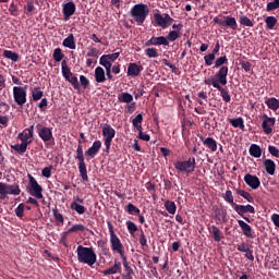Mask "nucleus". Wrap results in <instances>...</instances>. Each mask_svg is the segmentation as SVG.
<instances>
[{
	"instance_id": "obj_32",
	"label": "nucleus",
	"mask_w": 279,
	"mask_h": 279,
	"mask_svg": "<svg viewBox=\"0 0 279 279\" xmlns=\"http://www.w3.org/2000/svg\"><path fill=\"white\" fill-rule=\"evenodd\" d=\"M248 155L254 158H259L262 157V148L256 144H251L248 147Z\"/></svg>"
},
{
	"instance_id": "obj_49",
	"label": "nucleus",
	"mask_w": 279,
	"mask_h": 279,
	"mask_svg": "<svg viewBox=\"0 0 279 279\" xmlns=\"http://www.w3.org/2000/svg\"><path fill=\"white\" fill-rule=\"evenodd\" d=\"M52 214H53V220H57V222H59V223H64V216H62L59 213V209L53 208Z\"/></svg>"
},
{
	"instance_id": "obj_39",
	"label": "nucleus",
	"mask_w": 279,
	"mask_h": 279,
	"mask_svg": "<svg viewBox=\"0 0 279 279\" xmlns=\"http://www.w3.org/2000/svg\"><path fill=\"white\" fill-rule=\"evenodd\" d=\"M227 217V213H225V210H221L219 208H216L214 210V218L216 219V221H225V218Z\"/></svg>"
},
{
	"instance_id": "obj_55",
	"label": "nucleus",
	"mask_w": 279,
	"mask_h": 279,
	"mask_svg": "<svg viewBox=\"0 0 279 279\" xmlns=\"http://www.w3.org/2000/svg\"><path fill=\"white\" fill-rule=\"evenodd\" d=\"M112 62H114V60H99V65L105 68L102 70H109V68L114 66L112 65Z\"/></svg>"
},
{
	"instance_id": "obj_22",
	"label": "nucleus",
	"mask_w": 279,
	"mask_h": 279,
	"mask_svg": "<svg viewBox=\"0 0 279 279\" xmlns=\"http://www.w3.org/2000/svg\"><path fill=\"white\" fill-rule=\"evenodd\" d=\"M144 71V68L142 65H138L136 63H129V70H126V75L131 78H136L140 73Z\"/></svg>"
},
{
	"instance_id": "obj_29",
	"label": "nucleus",
	"mask_w": 279,
	"mask_h": 279,
	"mask_svg": "<svg viewBox=\"0 0 279 279\" xmlns=\"http://www.w3.org/2000/svg\"><path fill=\"white\" fill-rule=\"evenodd\" d=\"M153 19L155 20V25H158L160 28H168V26H171L168 22H166L165 19H162V15L160 13H155L153 15Z\"/></svg>"
},
{
	"instance_id": "obj_34",
	"label": "nucleus",
	"mask_w": 279,
	"mask_h": 279,
	"mask_svg": "<svg viewBox=\"0 0 279 279\" xmlns=\"http://www.w3.org/2000/svg\"><path fill=\"white\" fill-rule=\"evenodd\" d=\"M29 144L32 143L22 142V144L11 145V149H13V151L19 153V155H24V153H26V146H29Z\"/></svg>"
},
{
	"instance_id": "obj_30",
	"label": "nucleus",
	"mask_w": 279,
	"mask_h": 279,
	"mask_svg": "<svg viewBox=\"0 0 279 279\" xmlns=\"http://www.w3.org/2000/svg\"><path fill=\"white\" fill-rule=\"evenodd\" d=\"M144 121V118L142 113L136 114L135 118L131 120V124L133 125V129H135L137 132H142V122Z\"/></svg>"
},
{
	"instance_id": "obj_26",
	"label": "nucleus",
	"mask_w": 279,
	"mask_h": 279,
	"mask_svg": "<svg viewBox=\"0 0 279 279\" xmlns=\"http://www.w3.org/2000/svg\"><path fill=\"white\" fill-rule=\"evenodd\" d=\"M262 165L264 172H267L268 175H275V161H272V159H264Z\"/></svg>"
},
{
	"instance_id": "obj_48",
	"label": "nucleus",
	"mask_w": 279,
	"mask_h": 279,
	"mask_svg": "<svg viewBox=\"0 0 279 279\" xmlns=\"http://www.w3.org/2000/svg\"><path fill=\"white\" fill-rule=\"evenodd\" d=\"M221 198H225V202L227 204H234V198L232 197V191L227 190L223 195H221Z\"/></svg>"
},
{
	"instance_id": "obj_40",
	"label": "nucleus",
	"mask_w": 279,
	"mask_h": 279,
	"mask_svg": "<svg viewBox=\"0 0 279 279\" xmlns=\"http://www.w3.org/2000/svg\"><path fill=\"white\" fill-rule=\"evenodd\" d=\"M3 57L5 59H9V60L13 61V62H17L19 61V53L13 52L11 50L3 51Z\"/></svg>"
},
{
	"instance_id": "obj_5",
	"label": "nucleus",
	"mask_w": 279,
	"mask_h": 279,
	"mask_svg": "<svg viewBox=\"0 0 279 279\" xmlns=\"http://www.w3.org/2000/svg\"><path fill=\"white\" fill-rule=\"evenodd\" d=\"M75 253L77 254V263L87 265L88 267H94V265H96V252L94 251V247L77 245Z\"/></svg>"
},
{
	"instance_id": "obj_25",
	"label": "nucleus",
	"mask_w": 279,
	"mask_h": 279,
	"mask_svg": "<svg viewBox=\"0 0 279 279\" xmlns=\"http://www.w3.org/2000/svg\"><path fill=\"white\" fill-rule=\"evenodd\" d=\"M201 143H203V146H206L208 150H211V153H216V140L211 137H201Z\"/></svg>"
},
{
	"instance_id": "obj_18",
	"label": "nucleus",
	"mask_w": 279,
	"mask_h": 279,
	"mask_svg": "<svg viewBox=\"0 0 279 279\" xmlns=\"http://www.w3.org/2000/svg\"><path fill=\"white\" fill-rule=\"evenodd\" d=\"M35 135V125H29V128L24 129L21 133H19L17 138L22 141V143H32V137Z\"/></svg>"
},
{
	"instance_id": "obj_57",
	"label": "nucleus",
	"mask_w": 279,
	"mask_h": 279,
	"mask_svg": "<svg viewBox=\"0 0 279 279\" xmlns=\"http://www.w3.org/2000/svg\"><path fill=\"white\" fill-rule=\"evenodd\" d=\"M53 170V166H48L46 168H43L41 175L43 178L49 179L50 178V171Z\"/></svg>"
},
{
	"instance_id": "obj_20",
	"label": "nucleus",
	"mask_w": 279,
	"mask_h": 279,
	"mask_svg": "<svg viewBox=\"0 0 279 279\" xmlns=\"http://www.w3.org/2000/svg\"><path fill=\"white\" fill-rule=\"evenodd\" d=\"M238 226L240 227V231L243 232V236H245V239L256 238L254 234V229H251L248 223H245L243 220H238Z\"/></svg>"
},
{
	"instance_id": "obj_64",
	"label": "nucleus",
	"mask_w": 279,
	"mask_h": 279,
	"mask_svg": "<svg viewBox=\"0 0 279 279\" xmlns=\"http://www.w3.org/2000/svg\"><path fill=\"white\" fill-rule=\"evenodd\" d=\"M238 252H254L248 248V244L240 243L238 244Z\"/></svg>"
},
{
	"instance_id": "obj_50",
	"label": "nucleus",
	"mask_w": 279,
	"mask_h": 279,
	"mask_svg": "<svg viewBox=\"0 0 279 279\" xmlns=\"http://www.w3.org/2000/svg\"><path fill=\"white\" fill-rule=\"evenodd\" d=\"M279 9V0H272L271 2L267 3V12H272Z\"/></svg>"
},
{
	"instance_id": "obj_23",
	"label": "nucleus",
	"mask_w": 279,
	"mask_h": 279,
	"mask_svg": "<svg viewBox=\"0 0 279 279\" xmlns=\"http://www.w3.org/2000/svg\"><path fill=\"white\" fill-rule=\"evenodd\" d=\"M208 234H211V238L216 243H219L221 242V239H225V235H222L221 230H219V228H217L214 225L208 226Z\"/></svg>"
},
{
	"instance_id": "obj_52",
	"label": "nucleus",
	"mask_w": 279,
	"mask_h": 279,
	"mask_svg": "<svg viewBox=\"0 0 279 279\" xmlns=\"http://www.w3.org/2000/svg\"><path fill=\"white\" fill-rule=\"evenodd\" d=\"M216 56L214 53H208L206 57H203V61L206 62V66L213 65L214 60H216Z\"/></svg>"
},
{
	"instance_id": "obj_11",
	"label": "nucleus",
	"mask_w": 279,
	"mask_h": 279,
	"mask_svg": "<svg viewBox=\"0 0 279 279\" xmlns=\"http://www.w3.org/2000/svg\"><path fill=\"white\" fill-rule=\"evenodd\" d=\"M214 24L225 27V29L238 31V21L232 16L214 17Z\"/></svg>"
},
{
	"instance_id": "obj_12",
	"label": "nucleus",
	"mask_w": 279,
	"mask_h": 279,
	"mask_svg": "<svg viewBox=\"0 0 279 279\" xmlns=\"http://www.w3.org/2000/svg\"><path fill=\"white\" fill-rule=\"evenodd\" d=\"M101 136H105V149L109 153V147L112 146V140L114 138V129L108 123L101 125Z\"/></svg>"
},
{
	"instance_id": "obj_36",
	"label": "nucleus",
	"mask_w": 279,
	"mask_h": 279,
	"mask_svg": "<svg viewBox=\"0 0 279 279\" xmlns=\"http://www.w3.org/2000/svg\"><path fill=\"white\" fill-rule=\"evenodd\" d=\"M235 194L240 197H243V199H245V202L254 204V197L251 196V194L248 192H245L244 190H235Z\"/></svg>"
},
{
	"instance_id": "obj_2",
	"label": "nucleus",
	"mask_w": 279,
	"mask_h": 279,
	"mask_svg": "<svg viewBox=\"0 0 279 279\" xmlns=\"http://www.w3.org/2000/svg\"><path fill=\"white\" fill-rule=\"evenodd\" d=\"M100 149L101 141L94 142L85 151H83V145L77 144L75 160H77V171L81 172V179H83V181H88V170L85 169V159L83 156L95 158L96 155H99Z\"/></svg>"
},
{
	"instance_id": "obj_63",
	"label": "nucleus",
	"mask_w": 279,
	"mask_h": 279,
	"mask_svg": "<svg viewBox=\"0 0 279 279\" xmlns=\"http://www.w3.org/2000/svg\"><path fill=\"white\" fill-rule=\"evenodd\" d=\"M240 69H243L245 72H251V62L242 61L240 62Z\"/></svg>"
},
{
	"instance_id": "obj_60",
	"label": "nucleus",
	"mask_w": 279,
	"mask_h": 279,
	"mask_svg": "<svg viewBox=\"0 0 279 279\" xmlns=\"http://www.w3.org/2000/svg\"><path fill=\"white\" fill-rule=\"evenodd\" d=\"M9 13H11V16H19V9L13 2H11V5L9 7Z\"/></svg>"
},
{
	"instance_id": "obj_46",
	"label": "nucleus",
	"mask_w": 279,
	"mask_h": 279,
	"mask_svg": "<svg viewBox=\"0 0 279 279\" xmlns=\"http://www.w3.org/2000/svg\"><path fill=\"white\" fill-rule=\"evenodd\" d=\"M124 210H125V213H129V215H138L140 214L138 208L131 203H129V205H125Z\"/></svg>"
},
{
	"instance_id": "obj_16",
	"label": "nucleus",
	"mask_w": 279,
	"mask_h": 279,
	"mask_svg": "<svg viewBox=\"0 0 279 279\" xmlns=\"http://www.w3.org/2000/svg\"><path fill=\"white\" fill-rule=\"evenodd\" d=\"M243 182H245V185L251 187L253 191H256L258 186L262 185V182L258 180V178L251 173H245L243 177Z\"/></svg>"
},
{
	"instance_id": "obj_19",
	"label": "nucleus",
	"mask_w": 279,
	"mask_h": 279,
	"mask_svg": "<svg viewBox=\"0 0 279 279\" xmlns=\"http://www.w3.org/2000/svg\"><path fill=\"white\" fill-rule=\"evenodd\" d=\"M74 11H76V5H74V2L72 1L61 5V14L64 15V21H69V17H72V15H74Z\"/></svg>"
},
{
	"instance_id": "obj_35",
	"label": "nucleus",
	"mask_w": 279,
	"mask_h": 279,
	"mask_svg": "<svg viewBox=\"0 0 279 279\" xmlns=\"http://www.w3.org/2000/svg\"><path fill=\"white\" fill-rule=\"evenodd\" d=\"M61 46H63L66 49L74 50V36L72 34L68 35L66 38H64V40L61 41Z\"/></svg>"
},
{
	"instance_id": "obj_1",
	"label": "nucleus",
	"mask_w": 279,
	"mask_h": 279,
	"mask_svg": "<svg viewBox=\"0 0 279 279\" xmlns=\"http://www.w3.org/2000/svg\"><path fill=\"white\" fill-rule=\"evenodd\" d=\"M214 69H219V72H216L214 78L203 81L206 86H213L216 90H219V96L225 102H230L231 97L230 93L227 92V88L221 86H227V73L230 71L229 68L222 66L227 64V56L216 58V61H213Z\"/></svg>"
},
{
	"instance_id": "obj_8",
	"label": "nucleus",
	"mask_w": 279,
	"mask_h": 279,
	"mask_svg": "<svg viewBox=\"0 0 279 279\" xmlns=\"http://www.w3.org/2000/svg\"><path fill=\"white\" fill-rule=\"evenodd\" d=\"M195 157H190L186 161L173 162V169H177L179 173L192 174L195 172Z\"/></svg>"
},
{
	"instance_id": "obj_24",
	"label": "nucleus",
	"mask_w": 279,
	"mask_h": 279,
	"mask_svg": "<svg viewBox=\"0 0 279 279\" xmlns=\"http://www.w3.org/2000/svg\"><path fill=\"white\" fill-rule=\"evenodd\" d=\"M106 76H107V69H101V66H96V69L94 70V78L96 83L104 84V82H106V78H105Z\"/></svg>"
},
{
	"instance_id": "obj_45",
	"label": "nucleus",
	"mask_w": 279,
	"mask_h": 279,
	"mask_svg": "<svg viewBox=\"0 0 279 279\" xmlns=\"http://www.w3.org/2000/svg\"><path fill=\"white\" fill-rule=\"evenodd\" d=\"M239 23L243 27H254V22H251L247 16H240Z\"/></svg>"
},
{
	"instance_id": "obj_9",
	"label": "nucleus",
	"mask_w": 279,
	"mask_h": 279,
	"mask_svg": "<svg viewBox=\"0 0 279 279\" xmlns=\"http://www.w3.org/2000/svg\"><path fill=\"white\" fill-rule=\"evenodd\" d=\"M21 190L17 184H7L0 182V201L5 199L9 195L19 196Z\"/></svg>"
},
{
	"instance_id": "obj_17",
	"label": "nucleus",
	"mask_w": 279,
	"mask_h": 279,
	"mask_svg": "<svg viewBox=\"0 0 279 279\" xmlns=\"http://www.w3.org/2000/svg\"><path fill=\"white\" fill-rule=\"evenodd\" d=\"M262 131L264 134H272V126H275V118H269L267 114L262 116Z\"/></svg>"
},
{
	"instance_id": "obj_10",
	"label": "nucleus",
	"mask_w": 279,
	"mask_h": 279,
	"mask_svg": "<svg viewBox=\"0 0 279 279\" xmlns=\"http://www.w3.org/2000/svg\"><path fill=\"white\" fill-rule=\"evenodd\" d=\"M27 178L29 180L27 185V193H29V196L35 197V199H43V186L37 183L35 177L28 174Z\"/></svg>"
},
{
	"instance_id": "obj_59",
	"label": "nucleus",
	"mask_w": 279,
	"mask_h": 279,
	"mask_svg": "<svg viewBox=\"0 0 279 279\" xmlns=\"http://www.w3.org/2000/svg\"><path fill=\"white\" fill-rule=\"evenodd\" d=\"M138 245L147 246V236L144 235V231L138 233Z\"/></svg>"
},
{
	"instance_id": "obj_61",
	"label": "nucleus",
	"mask_w": 279,
	"mask_h": 279,
	"mask_svg": "<svg viewBox=\"0 0 279 279\" xmlns=\"http://www.w3.org/2000/svg\"><path fill=\"white\" fill-rule=\"evenodd\" d=\"M39 101L40 102L37 104V108H39L40 112H43V111H45V108H48V99L43 98Z\"/></svg>"
},
{
	"instance_id": "obj_58",
	"label": "nucleus",
	"mask_w": 279,
	"mask_h": 279,
	"mask_svg": "<svg viewBox=\"0 0 279 279\" xmlns=\"http://www.w3.org/2000/svg\"><path fill=\"white\" fill-rule=\"evenodd\" d=\"M136 111V102H131L125 106V113L133 114Z\"/></svg>"
},
{
	"instance_id": "obj_56",
	"label": "nucleus",
	"mask_w": 279,
	"mask_h": 279,
	"mask_svg": "<svg viewBox=\"0 0 279 279\" xmlns=\"http://www.w3.org/2000/svg\"><path fill=\"white\" fill-rule=\"evenodd\" d=\"M99 56V49H96V48H88V52L85 53V57H88V58H96Z\"/></svg>"
},
{
	"instance_id": "obj_4",
	"label": "nucleus",
	"mask_w": 279,
	"mask_h": 279,
	"mask_svg": "<svg viewBox=\"0 0 279 279\" xmlns=\"http://www.w3.org/2000/svg\"><path fill=\"white\" fill-rule=\"evenodd\" d=\"M129 15L133 20V23H136L137 26H142L144 21H147V16H149V7L144 3L133 4Z\"/></svg>"
},
{
	"instance_id": "obj_42",
	"label": "nucleus",
	"mask_w": 279,
	"mask_h": 279,
	"mask_svg": "<svg viewBox=\"0 0 279 279\" xmlns=\"http://www.w3.org/2000/svg\"><path fill=\"white\" fill-rule=\"evenodd\" d=\"M43 99V90H40V87L33 88V101L37 102Z\"/></svg>"
},
{
	"instance_id": "obj_44",
	"label": "nucleus",
	"mask_w": 279,
	"mask_h": 279,
	"mask_svg": "<svg viewBox=\"0 0 279 279\" xmlns=\"http://www.w3.org/2000/svg\"><path fill=\"white\" fill-rule=\"evenodd\" d=\"M120 57V52H114L112 54H105L99 58V61H116Z\"/></svg>"
},
{
	"instance_id": "obj_27",
	"label": "nucleus",
	"mask_w": 279,
	"mask_h": 279,
	"mask_svg": "<svg viewBox=\"0 0 279 279\" xmlns=\"http://www.w3.org/2000/svg\"><path fill=\"white\" fill-rule=\"evenodd\" d=\"M133 99H136V97H133L129 93H120V95H118V101L125 105L136 104L133 102Z\"/></svg>"
},
{
	"instance_id": "obj_21",
	"label": "nucleus",
	"mask_w": 279,
	"mask_h": 279,
	"mask_svg": "<svg viewBox=\"0 0 279 279\" xmlns=\"http://www.w3.org/2000/svg\"><path fill=\"white\" fill-rule=\"evenodd\" d=\"M80 204H83V198L75 197V201H72V203L70 204V209L72 211H75V214L77 215H85V206Z\"/></svg>"
},
{
	"instance_id": "obj_31",
	"label": "nucleus",
	"mask_w": 279,
	"mask_h": 279,
	"mask_svg": "<svg viewBox=\"0 0 279 279\" xmlns=\"http://www.w3.org/2000/svg\"><path fill=\"white\" fill-rule=\"evenodd\" d=\"M123 259V268H124V274H123V279H133V269L131 266H128V259L125 257Z\"/></svg>"
},
{
	"instance_id": "obj_38",
	"label": "nucleus",
	"mask_w": 279,
	"mask_h": 279,
	"mask_svg": "<svg viewBox=\"0 0 279 279\" xmlns=\"http://www.w3.org/2000/svg\"><path fill=\"white\" fill-rule=\"evenodd\" d=\"M62 59H64V53L61 52V49H53V61L61 62V64H66V61H63Z\"/></svg>"
},
{
	"instance_id": "obj_33",
	"label": "nucleus",
	"mask_w": 279,
	"mask_h": 279,
	"mask_svg": "<svg viewBox=\"0 0 279 279\" xmlns=\"http://www.w3.org/2000/svg\"><path fill=\"white\" fill-rule=\"evenodd\" d=\"M229 122L232 128L239 129L240 131L245 130L243 118L230 119Z\"/></svg>"
},
{
	"instance_id": "obj_7",
	"label": "nucleus",
	"mask_w": 279,
	"mask_h": 279,
	"mask_svg": "<svg viewBox=\"0 0 279 279\" xmlns=\"http://www.w3.org/2000/svg\"><path fill=\"white\" fill-rule=\"evenodd\" d=\"M107 229L109 231V247L112 248V252L120 255V258H125V251L123 248V243H120V239L114 234L112 222H107Z\"/></svg>"
},
{
	"instance_id": "obj_51",
	"label": "nucleus",
	"mask_w": 279,
	"mask_h": 279,
	"mask_svg": "<svg viewBox=\"0 0 279 279\" xmlns=\"http://www.w3.org/2000/svg\"><path fill=\"white\" fill-rule=\"evenodd\" d=\"M125 228L129 229V234L131 235H133L134 233H136V231H138V228L132 221L125 222Z\"/></svg>"
},
{
	"instance_id": "obj_54",
	"label": "nucleus",
	"mask_w": 279,
	"mask_h": 279,
	"mask_svg": "<svg viewBox=\"0 0 279 279\" xmlns=\"http://www.w3.org/2000/svg\"><path fill=\"white\" fill-rule=\"evenodd\" d=\"M267 153H269V155H271L275 158H279V149H278V147L268 146L267 147Z\"/></svg>"
},
{
	"instance_id": "obj_14",
	"label": "nucleus",
	"mask_w": 279,
	"mask_h": 279,
	"mask_svg": "<svg viewBox=\"0 0 279 279\" xmlns=\"http://www.w3.org/2000/svg\"><path fill=\"white\" fill-rule=\"evenodd\" d=\"M35 130H37V137H40L43 143L48 144V142L53 141V133L49 128L43 126L41 124L35 125Z\"/></svg>"
},
{
	"instance_id": "obj_3",
	"label": "nucleus",
	"mask_w": 279,
	"mask_h": 279,
	"mask_svg": "<svg viewBox=\"0 0 279 279\" xmlns=\"http://www.w3.org/2000/svg\"><path fill=\"white\" fill-rule=\"evenodd\" d=\"M61 76L64 77V81L69 82L72 85V88L75 90H80V87L83 89L88 88L89 81L85 76L81 75V78L72 76V72L69 70L65 63L61 64Z\"/></svg>"
},
{
	"instance_id": "obj_13",
	"label": "nucleus",
	"mask_w": 279,
	"mask_h": 279,
	"mask_svg": "<svg viewBox=\"0 0 279 279\" xmlns=\"http://www.w3.org/2000/svg\"><path fill=\"white\" fill-rule=\"evenodd\" d=\"M13 102H16L19 107L26 104V85L13 86Z\"/></svg>"
},
{
	"instance_id": "obj_43",
	"label": "nucleus",
	"mask_w": 279,
	"mask_h": 279,
	"mask_svg": "<svg viewBox=\"0 0 279 279\" xmlns=\"http://www.w3.org/2000/svg\"><path fill=\"white\" fill-rule=\"evenodd\" d=\"M84 231H85V226L74 225V226H72V228L64 231V233H77V232H84Z\"/></svg>"
},
{
	"instance_id": "obj_41",
	"label": "nucleus",
	"mask_w": 279,
	"mask_h": 279,
	"mask_svg": "<svg viewBox=\"0 0 279 279\" xmlns=\"http://www.w3.org/2000/svg\"><path fill=\"white\" fill-rule=\"evenodd\" d=\"M166 211L168 213V215H174L175 214V204L171 201H166V203L163 204Z\"/></svg>"
},
{
	"instance_id": "obj_28",
	"label": "nucleus",
	"mask_w": 279,
	"mask_h": 279,
	"mask_svg": "<svg viewBox=\"0 0 279 279\" xmlns=\"http://www.w3.org/2000/svg\"><path fill=\"white\" fill-rule=\"evenodd\" d=\"M264 106H267L269 110L278 111L279 109V100L276 98H266L264 99Z\"/></svg>"
},
{
	"instance_id": "obj_37",
	"label": "nucleus",
	"mask_w": 279,
	"mask_h": 279,
	"mask_svg": "<svg viewBox=\"0 0 279 279\" xmlns=\"http://www.w3.org/2000/svg\"><path fill=\"white\" fill-rule=\"evenodd\" d=\"M264 24L267 25V29H274L275 25L278 24V19H276L275 16H267L266 19H264Z\"/></svg>"
},
{
	"instance_id": "obj_6",
	"label": "nucleus",
	"mask_w": 279,
	"mask_h": 279,
	"mask_svg": "<svg viewBox=\"0 0 279 279\" xmlns=\"http://www.w3.org/2000/svg\"><path fill=\"white\" fill-rule=\"evenodd\" d=\"M175 39H179V33L175 31L168 32L167 36H153L146 43H144V47H168V43H173Z\"/></svg>"
},
{
	"instance_id": "obj_62",
	"label": "nucleus",
	"mask_w": 279,
	"mask_h": 279,
	"mask_svg": "<svg viewBox=\"0 0 279 279\" xmlns=\"http://www.w3.org/2000/svg\"><path fill=\"white\" fill-rule=\"evenodd\" d=\"M107 270H124L123 263L114 260V265L111 268H107Z\"/></svg>"
},
{
	"instance_id": "obj_53",
	"label": "nucleus",
	"mask_w": 279,
	"mask_h": 279,
	"mask_svg": "<svg viewBox=\"0 0 279 279\" xmlns=\"http://www.w3.org/2000/svg\"><path fill=\"white\" fill-rule=\"evenodd\" d=\"M13 213L16 214V217L19 219L23 218L24 217V204H19L16 209H13Z\"/></svg>"
},
{
	"instance_id": "obj_47",
	"label": "nucleus",
	"mask_w": 279,
	"mask_h": 279,
	"mask_svg": "<svg viewBox=\"0 0 279 279\" xmlns=\"http://www.w3.org/2000/svg\"><path fill=\"white\" fill-rule=\"evenodd\" d=\"M144 56H147L149 59L157 58V49L156 48H147L144 49Z\"/></svg>"
},
{
	"instance_id": "obj_15",
	"label": "nucleus",
	"mask_w": 279,
	"mask_h": 279,
	"mask_svg": "<svg viewBox=\"0 0 279 279\" xmlns=\"http://www.w3.org/2000/svg\"><path fill=\"white\" fill-rule=\"evenodd\" d=\"M232 206V209L238 213V216L243 217L245 214L254 215L256 211L254 209V206L251 205H238L235 203H230Z\"/></svg>"
}]
</instances>
